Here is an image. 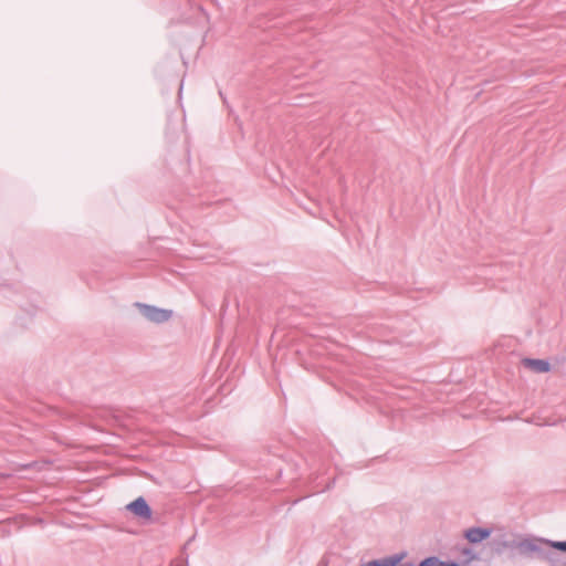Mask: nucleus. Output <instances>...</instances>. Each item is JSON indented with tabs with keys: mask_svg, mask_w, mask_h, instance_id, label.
Listing matches in <instances>:
<instances>
[{
	"mask_svg": "<svg viewBox=\"0 0 566 566\" xmlns=\"http://www.w3.org/2000/svg\"><path fill=\"white\" fill-rule=\"evenodd\" d=\"M139 313L149 322L161 324L168 322L172 317V311L167 308L148 305L145 303H135Z\"/></svg>",
	"mask_w": 566,
	"mask_h": 566,
	"instance_id": "nucleus-1",
	"label": "nucleus"
},
{
	"mask_svg": "<svg viewBox=\"0 0 566 566\" xmlns=\"http://www.w3.org/2000/svg\"><path fill=\"white\" fill-rule=\"evenodd\" d=\"M548 539L542 538V537H534V538H524L515 544V547L517 548L518 553L524 556H532L537 555L539 558H542L543 553L545 549H543L542 545L548 546L547 542Z\"/></svg>",
	"mask_w": 566,
	"mask_h": 566,
	"instance_id": "nucleus-2",
	"label": "nucleus"
},
{
	"mask_svg": "<svg viewBox=\"0 0 566 566\" xmlns=\"http://www.w3.org/2000/svg\"><path fill=\"white\" fill-rule=\"evenodd\" d=\"M127 510L134 513L136 516L149 520L151 517V509L144 497H137L135 501L127 505Z\"/></svg>",
	"mask_w": 566,
	"mask_h": 566,
	"instance_id": "nucleus-3",
	"label": "nucleus"
},
{
	"mask_svg": "<svg viewBox=\"0 0 566 566\" xmlns=\"http://www.w3.org/2000/svg\"><path fill=\"white\" fill-rule=\"evenodd\" d=\"M491 534V531L482 527H471L464 532V537L473 544L481 543L485 538H488Z\"/></svg>",
	"mask_w": 566,
	"mask_h": 566,
	"instance_id": "nucleus-4",
	"label": "nucleus"
},
{
	"mask_svg": "<svg viewBox=\"0 0 566 566\" xmlns=\"http://www.w3.org/2000/svg\"><path fill=\"white\" fill-rule=\"evenodd\" d=\"M524 367L538 373H547L551 369V365L547 360L544 359H534V358H525L522 360Z\"/></svg>",
	"mask_w": 566,
	"mask_h": 566,
	"instance_id": "nucleus-5",
	"label": "nucleus"
},
{
	"mask_svg": "<svg viewBox=\"0 0 566 566\" xmlns=\"http://www.w3.org/2000/svg\"><path fill=\"white\" fill-rule=\"evenodd\" d=\"M542 559L546 560L551 566H564L560 555L552 551H544Z\"/></svg>",
	"mask_w": 566,
	"mask_h": 566,
	"instance_id": "nucleus-6",
	"label": "nucleus"
},
{
	"mask_svg": "<svg viewBox=\"0 0 566 566\" xmlns=\"http://www.w3.org/2000/svg\"><path fill=\"white\" fill-rule=\"evenodd\" d=\"M405 557H406V553H399V554H395V555L385 557V560L388 566H397Z\"/></svg>",
	"mask_w": 566,
	"mask_h": 566,
	"instance_id": "nucleus-7",
	"label": "nucleus"
},
{
	"mask_svg": "<svg viewBox=\"0 0 566 566\" xmlns=\"http://www.w3.org/2000/svg\"><path fill=\"white\" fill-rule=\"evenodd\" d=\"M443 562L436 556H430L420 562L418 566H440Z\"/></svg>",
	"mask_w": 566,
	"mask_h": 566,
	"instance_id": "nucleus-8",
	"label": "nucleus"
},
{
	"mask_svg": "<svg viewBox=\"0 0 566 566\" xmlns=\"http://www.w3.org/2000/svg\"><path fill=\"white\" fill-rule=\"evenodd\" d=\"M548 547L566 553V541H547Z\"/></svg>",
	"mask_w": 566,
	"mask_h": 566,
	"instance_id": "nucleus-9",
	"label": "nucleus"
},
{
	"mask_svg": "<svg viewBox=\"0 0 566 566\" xmlns=\"http://www.w3.org/2000/svg\"><path fill=\"white\" fill-rule=\"evenodd\" d=\"M365 566H388L385 558L369 560Z\"/></svg>",
	"mask_w": 566,
	"mask_h": 566,
	"instance_id": "nucleus-10",
	"label": "nucleus"
},
{
	"mask_svg": "<svg viewBox=\"0 0 566 566\" xmlns=\"http://www.w3.org/2000/svg\"><path fill=\"white\" fill-rule=\"evenodd\" d=\"M440 566H460V565L455 562H446V563H442Z\"/></svg>",
	"mask_w": 566,
	"mask_h": 566,
	"instance_id": "nucleus-11",
	"label": "nucleus"
},
{
	"mask_svg": "<svg viewBox=\"0 0 566 566\" xmlns=\"http://www.w3.org/2000/svg\"><path fill=\"white\" fill-rule=\"evenodd\" d=\"M405 566H413V565H411V564H408V565H405Z\"/></svg>",
	"mask_w": 566,
	"mask_h": 566,
	"instance_id": "nucleus-12",
	"label": "nucleus"
}]
</instances>
